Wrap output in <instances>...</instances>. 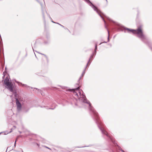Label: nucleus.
Here are the masks:
<instances>
[{
	"instance_id": "1",
	"label": "nucleus",
	"mask_w": 152,
	"mask_h": 152,
	"mask_svg": "<svg viewBox=\"0 0 152 152\" xmlns=\"http://www.w3.org/2000/svg\"><path fill=\"white\" fill-rule=\"evenodd\" d=\"M73 92V95L76 99H78V100L80 101L81 102L86 103L90 107L89 109L94 114L96 118H98V116L97 113L94 110L93 107L91 106V104L88 101H87L85 96L83 94L82 91L80 89L79 87L77 88L72 89L71 90Z\"/></svg>"
},
{
	"instance_id": "2",
	"label": "nucleus",
	"mask_w": 152,
	"mask_h": 152,
	"mask_svg": "<svg viewBox=\"0 0 152 152\" xmlns=\"http://www.w3.org/2000/svg\"><path fill=\"white\" fill-rule=\"evenodd\" d=\"M4 76L3 78H5L4 79V83L5 85V87L10 91H13V86L12 83L11 82V80H10V78L6 72H3Z\"/></svg>"
},
{
	"instance_id": "3",
	"label": "nucleus",
	"mask_w": 152,
	"mask_h": 152,
	"mask_svg": "<svg viewBox=\"0 0 152 152\" xmlns=\"http://www.w3.org/2000/svg\"><path fill=\"white\" fill-rule=\"evenodd\" d=\"M124 30L125 32H132L134 34H137L138 37L142 40L145 39V37L143 34L141 27L139 28L137 30H134L126 28H125Z\"/></svg>"
},
{
	"instance_id": "4",
	"label": "nucleus",
	"mask_w": 152,
	"mask_h": 152,
	"mask_svg": "<svg viewBox=\"0 0 152 152\" xmlns=\"http://www.w3.org/2000/svg\"><path fill=\"white\" fill-rule=\"evenodd\" d=\"M88 3H90L91 4V7H92V8L94 9V10L96 11V12L98 13V14L100 16V17L102 18V19L103 20L104 22L105 23V21L104 20V19L103 18V17L102 16V15H103L104 16H105V15L103 13H102L95 6H94V5H93L91 2L89 1V0H85Z\"/></svg>"
},
{
	"instance_id": "5",
	"label": "nucleus",
	"mask_w": 152,
	"mask_h": 152,
	"mask_svg": "<svg viewBox=\"0 0 152 152\" xmlns=\"http://www.w3.org/2000/svg\"><path fill=\"white\" fill-rule=\"evenodd\" d=\"M99 126L100 128V129L101 131H102V133L103 134H106L107 136L109 137L110 139L113 142V143L114 144H115V142H114V141H113V140L112 138L111 137H110L108 135L107 132L105 130H104L103 128H102V127H100Z\"/></svg>"
},
{
	"instance_id": "6",
	"label": "nucleus",
	"mask_w": 152,
	"mask_h": 152,
	"mask_svg": "<svg viewBox=\"0 0 152 152\" xmlns=\"http://www.w3.org/2000/svg\"><path fill=\"white\" fill-rule=\"evenodd\" d=\"M16 104L17 105L18 110H20L21 109V106L18 99H16Z\"/></svg>"
},
{
	"instance_id": "7",
	"label": "nucleus",
	"mask_w": 152,
	"mask_h": 152,
	"mask_svg": "<svg viewBox=\"0 0 152 152\" xmlns=\"http://www.w3.org/2000/svg\"><path fill=\"white\" fill-rule=\"evenodd\" d=\"M85 70H84V71H83V72L82 74V76H83L84 75V74H85Z\"/></svg>"
},
{
	"instance_id": "8",
	"label": "nucleus",
	"mask_w": 152,
	"mask_h": 152,
	"mask_svg": "<svg viewBox=\"0 0 152 152\" xmlns=\"http://www.w3.org/2000/svg\"><path fill=\"white\" fill-rule=\"evenodd\" d=\"M97 49V45H96L95 47V50H96Z\"/></svg>"
},
{
	"instance_id": "9",
	"label": "nucleus",
	"mask_w": 152,
	"mask_h": 152,
	"mask_svg": "<svg viewBox=\"0 0 152 152\" xmlns=\"http://www.w3.org/2000/svg\"><path fill=\"white\" fill-rule=\"evenodd\" d=\"M23 85L24 86H25V87H26L27 86L26 85H25V84H23Z\"/></svg>"
},
{
	"instance_id": "10",
	"label": "nucleus",
	"mask_w": 152,
	"mask_h": 152,
	"mask_svg": "<svg viewBox=\"0 0 152 152\" xmlns=\"http://www.w3.org/2000/svg\"><path fill=\"white\" fill-rule=\"evenodd\" d=\"M16 142V141H15V145Z\"/></svg>"
},
{
	"instance_id": "11",
	"label": "nucleus",
	"mask_w": 152,
	"mask_h": 152,
	"mask_svg": "<svg viewBox=\"0 0 152 152\" xmlns=\"http://www.w3.org/2000/svg\"><path fill=\"white\" fill-rule=\"evenodd\" d=\"M108 34H109V31H108Z\"/></svg>"
},
{
	"instance_id": "12",
	"label": "nucleus",
	"mask_w": 152,
	"mask_h": 152,
	"mask_svg": "<svg viewBox=\"0 0 152 152\" xmlns=\"http://www.w3.org/2000/svg\"><path fill=\"white\" fill-rule=\"evenodd\" d=\"M106 0V1H107V0Z\"/></svg>"
},
{
	"instance_id": "13",
	"label": "nucleus",
	"mask_w": 152,
	"mask_h": 152,
	"mask_svg": "<svg viewBox=\"0 0 152 152\" xmlns=\"http://www.w3.org/2000/svg\"><path fill=\"white\" fill-rule=\"evenodd\" d=\"M22 152H23V151Z\"/></svg>"
}]
</instances>
